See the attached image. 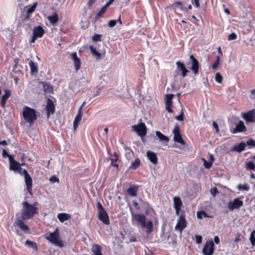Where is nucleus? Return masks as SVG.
<instances>
[{
    "label": "nucleus",
    "mask_w": 255,
    "mask_h": 255,
    "mask_svg": "<svg viewBox=\"0 0 255 255\" xmlns=\"http://www.w3.org/2000/svg\"><path fill=\"white\" fill-rule=\"evenodd\" d=\"M237 38V35H236V34H235V33H232L228 36V39L229 40H233L236 39Z\"/></svg>",
    "instance_id": "49"
},
{
    "label": "nucleus",
    "mask_w": 255,
    "mask_h": 255,
    "mask_svg": "<svg viewBox=\"0 0 255 255\" xmlns=\"http://www.w3.org/2000/svg\"><path fill=\"white\" fill-rule=\"evenodd\" d=\"M24 180L27 191L31 194L32 192V180L29 174L24 176Z\"/></svg>",
    "instance_id": "18"
},
{
    "label": "nucleus",
    "mask_w": 255,
    "mask_h": 255,
    "mask_svg": "<svg viewBox=\"0 0 255 255\" xmlns=\"http://www.w3.org/2000/svg\"><path fill=\"white\" fill-rule=\"evenodd\" d=\"M166 105V109L169 113H172L173 110L171 109V107L172 106V104H165Z\"/></svg>",
    "instance_id": "60"
},
{
    "label": "nucleus",
    "mask_w": 255,
    "mask_h": 255,
    "mask_svg": "<svg viewBox=\"0 0 255 255\" xmlns=\"http://www.w3.org/2000/svg\"><path fill=\"white\" fill-rule=\"evenodd\" d=\"M99 219L104 224L108 225L110 224L108 215L105 210L98 212Z\"/></svg>",
    "instance_id": "13"
},
{
    "label": "nucleus",
    "mask_w": 255,
    "mask_h": 255,
    "mask_svg": "<svg viewBox=\"0 0 255 255\" xmlns=\"http://www.w3.org/2000/svg\"><path fill=\"white\" fill-rule=\"evenodd\" d=\"M156 135L158 137V138L159 139L160 141L162 142H164L165 143H168L169 139V138L162 134L160 131H156Z\"/></svg>",
    "instance_id": "25"
},
{
    "label": "nucleus",
    "mask_w": 255,
    "mask_h": 255,
    "mask_svg": "<svg viewBox=\"0 0 255 255\" xmlns=\"http://www.w3.org/2000/svg\"><path fill=\"white\" fill-rule=\"evenodd\" d=\"M48 19L51 24H54L58 22L59 18L57 14L56 13H54L52 15L49 16L48 17Z\"/></svg>",
    "instance_id": "34"
},
{
    "label": "nucleus",
    "mask_w": 255,
    "mask_h": 255,
    "mask_svg": "<svg viewBox=\"0 0 255 255\" xmlns=\"http://www.w3.org/2000/svg\"><path fill=\"white\" fill-rule=\"evenodd\" d=\"M90 49L92 53L93 56L96 59V60H98L101 59V54L96 50L95 48H94L93 46H90Z\"/></svg>",
    "instance_id": "31"
},
{
    "label": "nucleus",
    "mask_w": 255,
    "mask_h": 255,
    "mask_svg": "<svg viewBox=\"0 0 255 255\" xmlns=\"http://www.w3.org/2000/svg\"><path fill=\"white\" fill-rule=\"evenodd\" d=\"M110 5H108L107 3L104 6L101 8V10L97 13V16H101V15L106 11L107 7H108Z\"/></svg>",
    "instance_id": "41"
},
{
    "label": "nucleus",
    "mask_w": 255,
    "mask_h": 255,
    "mask_svg": "<svg viewBox=\"0 0 255 255\" xmlns=\"http://www.w3.org/2000/svg\"><path fill=\"white\" fill-rule=\"evenodd\" d=\"M110 160H111V165L114 167L118 168V165L117 164H114V161L117 162L118 160V155L116 152L114 153V156L110 157Z\"/></svg>",
    "instance_id": "37"
},
{
    "label": "nucleus",
    "mask_w": 255,
    "mask_h": 255,
    "mask_svg": "<svg viewBox=\"0 0 255 255\" xmlns=\"http://www.w3.org/2000/svg\"><path fill=\"white\" fill-rule=\"evenodd\" d=\"M21 165L18 162H14L13 164H10L9 170L17 171L19 173H21V171L22 168L20 167Z\"/></svg>",
    "instance_id": "22"
},
{
    "label": "nucleus",
    "mask_w": 255,
    "mask_h": 255,
    "mask_svg": "<svg viewBox=\"0 0 255 255\" xmlns=\"http://www.w3.org/2000/svg\"><path fill=\"white\" fill-rule=\"evenodd\" d=\"M218 192V191L217 190V188H216V187H214L213 188H211V190H210V193L211 194L214 196L215 197L217 193Z\"/></svg>",
    "instance_id": "51"
},
{
    "label": "nucleus",
    "mask_w": 255,
    "mask_h": 255,
    "mask_svg": "<svg viewBox=\"0 0 255 255\" xmlns=\"http://www.w3.org/2000/svg\"><path fill=\"white\" fill-rule=\"evenodd\" d=\"M246 167L251 170L255 169V165L253 161H250L247 162L246 163Z\"/></svg>",
    "instance_id": "44"
},
{
    "label": "nucleus",
    "mask_w": 255,
    "mask_h": 255,
    "mask_svg": "<svg viewBox=\"0 0 255 255\" xmlns=\"http://www.w3.org/2000/svg\"><path fill=\"white\" fill-rule=\"evenodd\" d=\"M130 211L132 223L134 224V222L138 223L142 228L146 229L147 234L151 233L153 229V222L150 220L146 222V217L144 215L135 214L132 211L131 208Z\"/></svg>",
    "instance_id": "2"
},
{
    "label": "nucleus",
    "mask_w": 255,
    "mask_h": 255,
    "mask_svg": "<svg viewBox=\"0 0 255 255\" xmlns=\"http://www.w3.org/2000/svg\"><path fill=\"white\" fill-rule=\"evenodd\" d=\"M246 145L251 146L253 147H255V141L252 139H250L247 141Z\"/></svg>",
    "instance_id": "48"
},
{
    "label": "nucleus",
    "mask_w": 255,
    "mask_h": 255,
    "mask_svg": "<svg viewBox=\"0 0 255 255\" xmlns=\"http://www.w3.org/2000/svg\"><path fill=\"white\" fill-rule=\"evenodd\" d=\"M213 127L216 129V132H219V128H218V124L215 122H213Z\"/></svg>",
    "instance_id": "61"
},
{
    "label": "nucleus",
    "mask_w": 255,
    "mask_h": 255,
    "mask_svg": "<svg viewBox=\"0 0 255 255\" xmlns=\"http://www.w3.org/2000/svg\"><path fill=\"white\" fill-rule=\"evenodd\" d=\"M175 119L177 121H182L184 119V113L182 111H181L180 114L175 117Z\"/></svg>",
    "instance_id": "47"
},
{
    "label": "nucleus",
    "mask_w": 255,
    "mask_h": 255,
    "mask_svg": "<svg viewBox=\"0 0 255 255\" xmlns=\"http://www.w3.org/2000/svg\"><path fill=\"white\" fill-rule=\"evenodd\" d=\"M71 56L74 63L75 69L76 71H77L80 68L81 61L80 59L77 57L76 52L72 53Z\"/></svg>",
    "instance_id": "15"
},
{
    "label": "nucleus",
    "mask_w": 255,
    "mask_h": 255,
    "mask_svg": "<svg viewBox=\"0 0 255 255\" xmlns=\"http://www.w3.org/2000/svg\"><path fill=\"white\" fill-rule=\"evenodd\" d=\"M38 112L35 110L27 106H25L22 111L24 120L31 126L37 119Z\"/></svg>",
    "instance_id": "3"
},
{
    "label": "nucleus",
    "mask_w": 255,
    "mask_h": 255,
    "mask_svg": "<svg viewBox=\"0 0 255 255\" xmlns=\"http://www.w3.org/2000/svg\"><path fill=\"white\" fill-rule=\"evenodd\" d=\"M101 35L95 34L92 39L95 41H99L101 40Z\"/></svg>",
    "instance_id": "50"
},
{
    "label": "nucleus",
    "mask_w": 255,
    "mask_h": 255,
    "mask_svg": "<svg viewBox=\"0 0 255 255\" xmlns=\"http://www.w3.org/2000/svg\"><path fill=\"white\" fill-rule=\"evenodd\" d=\"M102 248L101 246L98 245H93L91 248V251L93 255H101Z\"/></svg>",
    "instance_id": "24"
},
{
    "label": "nucleus",
    "mask_w": 255,
    "mask_h": 255,
    "mask_svg": "<svg viewBox=\"0 0 255 255\" xmlns=\"http://www.w3.org/2000/svg\"><path fill=\"white\" fill-rule=\"evenodd\" d=\"M238 189L239 190H245V191H248L250 189L249 186L247 184H239L238 186Z\"/></svg>",
    "instance_id": "40"
},
{
    "label": "nucleus",
    "mask_w": 255,
    "mask_h": 255,
    "mask_svg": "<svg viewBox=\"0 0 255 255\" xmlns=\"http://www.w3.org/2000/svg\"><path fill=\"white\" fill-rule=\"evenodd\" d=\"M7 157L8 158L10 164H13L14 162H16V161L14 160V159L12 155L9 154Z\"/></svg>",
    "instance_id": "59"
},
{
    "label": "nucleus",
    "mask_w": 255,
    "mask_h": 255,
    "mask_svg": "<svg viewBox=\"0 0 255 255\" xmlns=\"http://www.w3.org/2000/svg\"><path fill=\"white\" fill-rule=\"evenodd\" d=\"M173 139L175 141L180 143L182 145L185 144V142L182 138V136H181V135L180 134V133L177 134H175L173 136Z\"/></svg>",
    "instance_id": "33"
},
{
    "label": "nucleus",
    "mask_w": 255,
    "mask_h": 255,
    "mask_svg": "<svg viewBox=\"0 0 255 255\" xmlns=\"http://www.w3.org/2000/svg\"><path fill=\"white\" fill-rule=\"evenodd\" d=\"M21 218L23 220H29L32 219L36 214H38V208L36 207L37 202L33 204L29 203L27 201L23 202L22 203Z\"/></svg>",
    "instance_id": "1"
},
{
    "label": "nucleus",
    "mask_w": 255,
    "mask_h": 255,
    "mask_svg": "<svg viewBox=\"0 0 255 255\" xmlns=\"http://www.w3.org/2000/svg\"><path fill=\"white\" fill-rule=\"evenodd\" d=\"M215 81L218 83H221L222 81V76L220 73H217L215 75Z\"/></svg>",
    "instance_id": "45"
},
{
    "label": "nucleus",
    "mask_w": 255,
    "mask_h": 255,
    "mask_svg": "<svg viewBox=\"0 0 255 255\" xmlns=\"http://www.w3.org/2000/svg\"><path fill=\"white\" fill-rule=\"evenodd\" d=\"M29 65L30 68V72L31 74H35L38 72L37 65L32 60H30L29 63Z\"/></svg>",
    "instance_id": "30"
},
{
    "label": "nucleus",
    "mask_w": 255,
    "mask_h": 255,
    "mask_svg": "<svg viewBox=\"0 0 255 255\" xmlns=\"http://www.w3.org/2000/svg\"><path fill=\"white\" fill-rule=\"evenodd\" d=\"M43 88L44 89V91L46 92H49L51 90V87L49 86L48 85H44Z\"/></svg>",
    "instance_id": "58"
},
{
    "label": "nucleus",
    "mask_w": 255,
    "mask_h": 255,
    "mask_svg": "<svg viewBox=\"0 0 255 255\" xmlns=\"http://www.w3.org/2000/svg\"><path fill=\"white\" fill-rule=\"evenodd\" d=\"M192 3L196 7H200V3H199V0H192Z\"/></svg>",
    "instance_id": "56"
},
{
    "label": "nucleus",
    "mask_w": 255,
    "mask_h": 255,
    "mask_svg": "<svg viewBox=\"0 0 255 255\" xmlns=\"http://www.w3.org/2000/svg\"><path fill=\"white\" fill-rule=\"evenodd\" d=\"M140 164V160L138 158H136L134 161L131 162L128 169L134 170L136 169Z\"/></svg>",
    "instance_id": "23"
},
{
    "label": "nucleus",
    "mask_w": 255,
    "mask_h": 255,
    "mask_svg": "<svg viewBox=\"0 0 255 255\" xmlns=\"http://www.w3.org/2000/svg\"><path fill=\"white\" fill-rule=\"evenodd\" d=\"M186 227V222L185 219V216L181 214L179 219H178L177 223L175 226V229L176 231L182 232Z\"/></svg>",
    "instance_id": "9"
},
{
    "label": "nucleus",
    "mask_w": 255,
    "mask_h": 255,
    "mask_svg": "<svg viewBox=\"0 0 255 255\" xmlns=\"http://www.w3.org/2000/svg\"><path fill=\"white\" fill-rule=\"evenodd\" d=\"M138 190V187L137 186H134L133 187H129V188L127 190L128 194L132 197H135L137 195V192Z\"/></svg>",
    "instance_id": "27"
},
{
    "label": "nucleus",
    "mask_w": 255,
    "mask_h": 255,
    "mask_svg": "<svg viewBox=\"0 0 255 255\" xmlns=\"http://www.w3.org/2000/svg\"><path fill=\"white\" fill-rule=\"evenodd\" d=\"M83 113H78L75 117L73 122V128L75 130L78 128L79 123L81 121Z\"/></svg>",
    "instance_id": "26"
},
{
    "label": "nucleus",
    "mask_w": 255,
    "mask_h": 255,
    "mask_svg": "<svg viewBox=\"0 0 255 255\" xmlns=\"http://www.w3.org/2000/svg\"><path fill=\"white\" fill-rule=\"evenodd\" d=\"M49 181L52 183L59 182V179L55 176L50 177Z\"/></svg>",
    "instance_id": "55"
},
{
    "label": "nucleus",
    "mask_w": 255,
    "mask_h": 255,
    "mask_svg": "<svg viewBox=\"0 0 255 255\" xmlns=\"http://www.w3.org/2000/svg\"><path fill=\"white\" fill-rule=\"evenodd\" d=\"M37 5V2H35V3H34L33 4V5L30 7L28 8L27 9V14L28 15H30L31 14H32L34 12V11L35 9L36 8Z\"/></svg>",
    "instance_id": "38"
},
{
    "label": "nucleus",
    "mask_w": 255,
    "mask_h": 255,
    "mask_svg": "<svg viewBox=\"0 0 255 255\" xmlns=\"http://www.w3.org/2000/svg\"><path fill=\"white\" fill-rule=\"evenodd\" d=\"M25 245L29 246L30 247L33 248L34 249H35V250L37 249V247L36 244L35 243L32 242L31 241H29L28 240H26V242H25Z\"/></svg>",
    "instance_id": "36"
},
{
    "label": "nucleus",
    "mask_w": 255,
    "mask_h": 255,
    "mask_svg": "<svg viewBox=\"0 0 255 255\" xmlns=\"http://www.w3.org/2000/svg\"><path fill=\"white\" fill-rule=\"evenodd\" d=\"M97 208H98V212L105 210V209H104V207H103L102 205L99 202H97Z\"/></svg>",
    "instance_id": "57"
},
{
    "label": "nucleus",
    "mask_w": 255,
    "mask_h": 255,
    "mask_svg": "<svg viewBox=\"0 0 255 255\" xmlns=\"http://www.w3.org/2000/svg\"><path fill=\"white\" fill-rule=\"evenodd\" d=\"M25 220H23L22 218L21 219L16 218V220L14 223L15 226L18 227L22 231L24 232H28L29 230V227L27 226L24 223V221Z\"/></svg>",
    "instance_id": "10"
},
{
    "label": "nucleus",
    "mask_w": 255,
    "mask_h": 255,
    "mask_svg": "<svg viewBox=\"0 0 255 255\" xmlns=\"http://www.w3.org/2000/svg\"><path fill=\"white\" fill-rule=\"evenodd\" d=\"M141 119H140V123L137 125L131 126L132 130L136 132L137 134L141 138L144 137L147 133V128L145 125L141 122Z\"/></svg>",
    "instance_id": "5"
},
{
    "label": "nucleus",
    "mask_w": 255,
    "mask_h": 255,
    "mask_svg": "<svg viewBox=\"0 0 255 255\" xmlns=\"http://www.w3.org/2000/svg\"><path fill=\"white\" fill-rule=\"evenodd\" d=\"M214 251V244L212 241H208L205 244L202 252L204 255H212Z\"/></svg>",
    "instance_id": "7"
},
{
    "label": "nucleus",
    "mask_w": 255,
    "mask_h": 255,
    "mask_svg": "<svg viewBox=\"0 0 255 255\" xmlns=\"http://www.w3.org/2000/svg\"><path fill=\"white\" fill-rule=\"evenodd\" d=\"M11 94L10 90H6L4 91V94L1 97V106L4 108L5 106L6 101L9 98Z\"/></svg>",
    "instance_id": "20"
},
{
    "label": "nucleus",
    "mask_w": 255,
    "mask_h": 255,
    "mask_svg": "<svg viewBox=\"0 0 255 255\" xmlns=\"http://www.w3.org/2000/svg\"><path fill=\"white\" fill-rule=\"evenodd\" d=\"M191 61L190 69L193 71L194 74L196 76L199 72V63L198 61L194 57L193 55H191L189 57Z\"/></svg>",
    "instance_id": "8"
},
{
    "label": "nucleus",
    "mask_w": 255,
    "mask_h": 255,
    "mask_svg": "<svg viewBox=\"0 0 255 255\" xmlns=\"http://www.w3.org/2000/svg\"><path fill=\"white\" fill-rule=\"evenodd\" d=\"M243 118L247 122H255V109L245 113Z\"/></svg>",
    "instance_id": "12"
},
{
    "label": "nucleus",
    "mask_w": 255,
    "mask_h": 255,
    "mask_svg": "<svg viewBox=\"0 0 255 255\" xmlns=\"http://www.w3.org/2000/svg\"><path fill=\"white\" fill-rule=\"evenodd\" d=\"M174 97L173 94H166L165 95V104H172V99Z\"/></svg>",
    "instance_id": "35"
},
{
    "label": "nucleus",
    "mask_w": 255,
    "mask_h": 255,
    "mask_svg": "<svg viewBox=\"0 0 255 255\" xmlns=\"http://www.w3.org/2000/svg\"><path fill=\"white\" fill-rule=\"evenodd\" d=\"M47 117L49 118L51 114H53L55 112V106L52 100L48 99L46 106Z\"/></svg>",
    "instance_id": "11"
},
{
    "label": "nucleus",
    "mask_w": 255,
    "mask_h": 255,
    "mask_svg": "<svg viewBox=\"0 0 255 255\" xmlns=\"http://www.w3.org/2000/svg\"><path fill=\"white\" fill-rule=\"evenodd\" d=\"M246 129V127L245 126L244 122L242 121H240L239 123L237 125L236 128L233 129L232 132L234 133L241 132L245 131Z\"/></svg>",
    "instance_id": "16"
},
{
    "label": "nucleus",
    "mask_w": 255,
    "mask_h": 255,
    "mask_svg": "<svg viewBox=\"0 0 255 255\" xmlns=\"http://www.w3.org/2000/svg\"><path fill=\"white\" fill-rule=\"evenodd\" d=\"M250 241L253 246L255 247V230L252 231L250 237Z\"/></svg>",
    "instance_id": "39"
},
{
    "label": "nucleus",
    "mask_w": 255,
    "mask_h": 255,
    "mask_svg": "<svg viewBox=\"0 0 255 255\" xmlns=\"http://www.w3.org/2000/svg\"><path fill=\"white\" fill-rule=\"evenodd\" d=\"M195 239L196 240V243L198 244H201L202 240V237L200 235H196L195 236Z\"/></svg>",
    "instance_id": "53"
},
{
    "label": "nucleus",
    "mask_w": 255,
    "mask_h": 255,
    "mask_svg": "<svg viewBox=\"0 0 255 255\" xmlns=\"http://www.w3.org/2000/svg\"><path fill=\"white\" fill-rule=\"evenodd\" d=\"M246 144L245 142H241L239 144L235 145L233 150L238 152H241L245 149Z\"/></svg>",
    "instance_id": "28"
},
{
    "label": "nucleus",
    "mask_w": 255,
    "mask_h": 255,
    "mask_svg": "<svg viewBox=\"0 0 255 255\" xmlns=\"http://www.w3.org/2000/svg\"><path fill=\"white\" fill-rule=\"evenodd\" d=\"M220 63V56H217L216 57V61L212 65V68L213 69L215 70L218 67Z\"/></svg>",
    "instance_id": "43"
},
{
    "label": "nucleus",
    "mask_w": 255,
    "mask_h": 255,
    "mask_svg": "<svg viewBox=\"0 0 255 255\" xmlns=\"http://www.w3.org/2000/svg\"><path fill=\"white\" fill-rule=\"evenodd\" d=\"M125 149L126 152L125 156L128 160H129L133 156V152L128 147H126Z\"/></svg>",
    "instance_id": "32"
},
{
    "label": "nucleus",
    "mask_w": 255,
    "mask_h": 255,
    "mask_svg": "<svg viewBox=\"0 0 255 255\" xmlns=\"http://www.w3.org/2000/svg\"><path fill=\"white\" fill-rule=\"evenodd\" d=\"M46 239L58 247H63L64 246L62 241L59 240L58 228H56L54 232L50 233L49 236L46 237Z\"/></svg>",
    "instance_id": "4"
},
{
    "label": "nucleus",
    "mask_w": 255,
    "mask_h": 255,
    "mask_svg": "<svg viewBox=\"0 0 255 255\" xmlns=\"http://www.w3.org/2000/svg\"><path fill=\"white\" fill-rule=\"evenodd\" d=\"M182 205L181 199L179 197H174L173 198V205L174 209L181 208Z\"/></svg>",
    "instance_id": "29"
},
{
    "label": "nucleus",
    "mask_w": 255,
    "mask_h": 255,
    "mask_svg": "<svg viewBox=\"0 0 255 255\" xmlns=\"http://www.w3.org/2000/svg\"><path fill=\"white\" fill-rule=\"evenodd\" d=\"M132 203L133 206L136 209L139 210L140 209V207L137 202L135 201H133Z\"/></svg>",
    "instance_id": "62"
},
{
    "label": "nucleus",
    "mask_w": 255,
    "mask_h": 255,
    "mask_svg": "<svg viewBox=\"0 0 255 255\" xmlns=\"http://www.w3.org/2000/svg\"><path fill=\"white\" fill-rule=\"evenodd\" d=\"M57 218L60 222L63 223L68 220L71 218V216L69 214L62 213L57 215Z\"/></svg>",
    "instance_id": "21"
},
{
    "label": "nucleus",
    "mask_w": 255,
    "mask_h": 255,
    "mask_svg": "<svg viewBox=\"0 0 255 255\" xmlns=\"http://www.w3.org/2000/svg\"><path fill=\"white\" fill-rule=\"evenodd\" d=\"M146 155L148 159L151 163H152L153 164H157V157L156 154L154 152L151 151H147L146 152Z\"/></svg>",
    "instance_id": "17"
},
{
    "label": "nucleus",
    "mask_w": 255,
    "mask_h": 255,
    "mask_svg": "<svg viewBox=\"0 0 255 255\" xmlns=\"http://www.w3.org/2000/svg\"><path fill=\"white\" fill-rule=\"evenodd\" d=\"M244 205L243 201L240 198H235L233 201L229 202L228 208L230 211H233L235 209H239Z\"/></svg>",
    "instance_id": "6"
},
{
    "label": "nucleus",
    "mask_w": 255,
    "mask_h": 255,
    "mask_svg": "<svg viewBox=\"0 0 255 255\" xmlns=\"http://www.w3.org/2000/svg\"><path fill=\"white\" fill-rule=\"evenodd\" d=\"M2 156L3 157H7L9 154H8L7 152V151L5 150V149H3L2 150Z\"/></svg>",
    "instance_id": "64"
},
{
    "label": "nucleus",
    "mask_w": 255,
    "mask_h": 255,
    "mask_svg": "<svg viewBox=\"0 0 255 255\" xmlns=\"http://www.w3.org/2000/svg\"><path fill=\"white\" fill-rule=\"evenodd\" d=\"M202 160L204 162V165L205 166V168L206 169H209L212 165V162H209L208 161H207L205 158H202Z\"/></svg>",
    "instance_id": "42"
},
{
    "label": "nucleus",
    "mask_w": 255,
    "mask_h": 255,
    "mask_svg": "<svg viewBox=\"0 0 255 255\" xmlns=\"http://www.w3.org/2000/svg\"><path fill=\"white\" fill-rule=\"evenodd\" d=\"M173 133L174 135L175 134H179L180 133V128H179V127L177 125H176L175 127V128L173 130Z\"/></svg>",
    "instance_id": "54"
},
{
    "label": "nucleus",
    "mask_w": 255,
    "mask_h": 255,
    "mask_svg": "<svg viewBox=\"0 0 255 255\" xmlns=\"http://www.w3.org/2000/svg\"><path fill=\"white\" fill-rule=\"evenodd\" d=\"M214 241L216 244H218L220 242V239L218 236H215L214 238Z\"/></svg>",
    "instance_id": "63"
},
{
    "label": "nucleus",
    "mask_w": 255,
    "mask_h": 255,
    "mask_svg": "<svg viewBox=\"0 0 255 255\" xmlns=\"http://www.w3.org/2000/svg\"><path fill=\"white\" fill-rule=\"evenodd\" d=\"M117 21L116 20H111L109 21L108 26L110 27L115 26L116 24Z\"/></svg>",
    "instance_id": "52"
},
{
    "label": "nucleus",
    "mask_w": 255,
    "mask_h": 255,
    "mask_svg": "<svg viewBox=\"0 0 255 255\" xmlns=\"http://www.w3.org/2000/svg\"><path fill=\"white\" fill-rule=\"evenodd\" d=\"M177 69L181 71L182 77H185L187 76V73L189 72V71L187 70L184 63L180 61H177L176 63Z\"/></svg>",
    "instance_id": "14"
},
{
    "label": "nucleus",
    "mask_w": 255,
    "mask_h": 255,
    "mask_svg": "<svg viewBox=\"0 0 255 255\" xmlns=\"http://www.w3.org/2000/svg\"><path fill=\"white\" fill-rule=\"evenodd\" d=\"M204 216V217H207L206 213L202 211L201 212H198L197 213V217L199 219H202L203 218L202 216Z\"/></svg>",
    "instance_id": "46"
},
{
    "label": "nucleus",
    "mask_w": 255,
    "mask_h": 255,
    "mask_svg": "<svg viewBox=\"0 0 255 255\" xmlns=\"http://www.w3.org/2000/svg\"><path fill=\"white\" fill-rule=\"evenodd\" d=\"M44 33L43 28L40 26H36L33 30V34L38 37H41Z\"/></svg>",
    "instance_id": "19"
}]
</instances>
